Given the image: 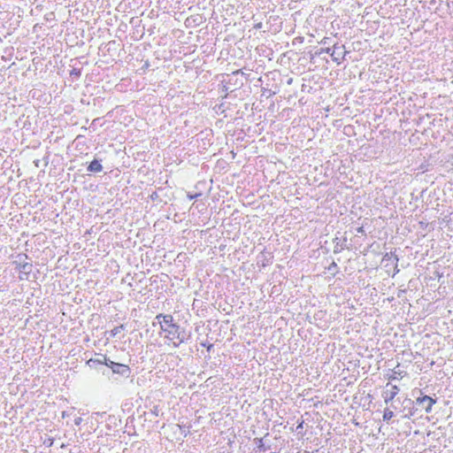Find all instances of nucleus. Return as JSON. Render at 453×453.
I'll list each match as a JSON object with an SVG mask.
<instances>
[{"label":"nucleus","mask_w":453,"mask_h":453,"mask_svg":"<svg viewBox=\"0 0 453 453\" xmlns=\"http://www.w3.org/2000/svg\"><path fill=\"white\" fill-rule=\"evenodd\" d=\"M155 319L159 324L160 334H164V339L168 345L178 348L180 344L187 343L191 340V331L186 330L175 323L173 315L159 313Z\"/></svg>","instance_id":"1"},{"label":"nucleus","mask_w":453,"mask_h":453,"mask_svg":"<svg viewBox=\"0 0 453 453\" xmlns=\"http://www.w3.org/2000/svg\"><path fill=\"white\" fill-rule=\"evenodd\" d=\"M27 259V256L26 254H19L17 256V259L12 262L15 265V269L18 270L20 273L19 279H27L28 275L32 272L33 265L31 263L26 262Z\"/></svg>","instance_id":"2"},{"label":"nucleus","mask_w":453,"mask_h":453,"mask_svg":"<svg viewBox=\"0 0 453 453\" xmlns=\"http://www.w3.org/2000/svg\"><path fill=\"white\" fill-rule=\"evenodd\" d=\"M419 395L416 399V404L421 406L426 413L432 411L433 405L436 403V399L432 398L429 395H423L419 390Z\"/></svg>","instance_id":"3"},{"label":"nucleus","mask_w":453,"mask_h":453,"mask_svg":"<svg viewBox=\"0 0 453 453\" xmlns=\"http://www.w3.org/2000/svg\"><path fill=\"white\" fill-rule=\"evenodd\" d=\"M347 51L345 50L344 45H339L338 43H334L332 48L331 57L333 61L337 64H341V62L344 59Z\"/></svg>","instance_id":"4"},{"label":"nucleus","mask_w":453,"mask_h":453,"mask_svg":"<svg viewBox=\"0 0 453 453\" xmlns=\"http://www.w3.org/2000/svg\"><path fill=\"white\" fill-rule=\"evenodd\" d=\"M399 391L400 389L396 385H391L390 383H388L386 385V389L382 392L384 402L386 403L392 402Z\"/></svg>","instance_id":"5"},{"label":"nucleus","mask_w":453,"mask_h":453,"mask_svg":"<svg viewBox=\"0 0 453 453\" xmlns=\"http://www.w3.org/2000/svg\"><path fill=\"white\" fill-rule=\"evenodd\" d=\"M273 261V255L272 252L264 250L257 256V265L265 267L271 265Z\"/></svg>","instance_id":"6"},{"label":"nucleus","mask_w":453,"mask_h":453,"mask_svg":"<svg viewBox=\"0 0 453 453\" xmlns=\"http://www.w3.org/2000/svg\"><path fill=\"white\" fill-rule=\"evenodd\" d=\"M112 372L115 374H119L124 378H128L131 374V369L128 365L116 363L112 367Z\"/></svg>","instance_id":"7"},{"label":"nucleus","mask_w":453,"mask_h":453,"mask_svg":"<svg viewBox=\"0 0 453 453\" xmlns=\"http://www.w3.org/2000/svg\"><path fill=\"white\" fill-rule=\"evenodd\" d=\"M96 358H90L86 362V365H88L90 368L96 369L98 365H103L104 363L106 361V355L104 354H96Z\"/></svg>","instance_id":"8"},{"label":"nucleus","mask_w":453,"mask_h":453,"mask_svg":"<svg viewBox=\"0 0 453 453\" xmlns=\"http://www.w3.org/2000/svg\"><path fill=\"white\" fill-rule=\"evenodd\" d=\"M102 160L101 159H97V158H95L94 160H92L88 167H87V171L89 172V173H100L103 171V165L101 164Z\"/></svg>","instance_id":"9"},{"label":"nucleus","mask_w":453,"mask_h":453,"mask_svg":"<svg viewBox=\"0 0 453 453\" xmlns=\"http://www.w3.org/2000/svg\"><path fill=\"white\" fill-rule=\"evenodd\" d=\"M346 242H347L346 237L343 238L342 240H341L338 237H335L334 239V253L337 254V253H340L342 250H343L346 248Z\"/></svg>","instance_id":"10"},{"label":"nucleus","mask_w":453,"mask_h":453,"mask_svg":"<svg viewBox=\"0 0 453 453\" xmlns=\"http://www.w3.org/2000/svg\"><path fill=\"white\" fill-rule=\"evenodd\" d=\"M254 441L255 443L257 444V448L259 451H265L267 449H270V447H266L265 444H264V441H263V439L262 438H255L254 439Z\"/></svg>","instance_id":"11"},{"label":"nucleus","mask_w":453,"mask_h":453,"mask_svg":"<svg viewBox=\"0 0 453 453\" xmlns=\"http://www.w3.org/2000/svg\"><path fill=\"white\" fill-rule=\"evenodd\" d=\"M83 140H84V136L81 134H79L75 138L74 142H75L76 149L81 150L85 146V142Z\"/></svg>","instance_id":"12"},{"label":"nucleus","mask_w":453,"mask_h":453,"mask_svg":"<svg viewBox=\"0 0 453 453\" xmlns=\"http://www.w3.org/2000/svg\"><path fill=\"white\" fill-rule=\"evenodd\" d=\"M123 330H125V326L124 325H120V326H115L113 329H111L109 332V335H110V337H115Z\"/></svg>","instance_id":"13"},{"label":"nucleus","mask_w":453,"mask_h":453,"mask_svg":"<svg viewBox=\"0 0 453 453\" xmlns=\"http://www.w3.org/2000/svg\"><path fill=\"white\" fill-rule=\"evenodd\" d=\"M81 75V68H76V67H73L71 71H70V76L74 79V80H78Z\"/></svg>","instance_id":"14"},{"label":"nucleus","mask_w":453,"mask_h":453,"mask_svg":"<svg viewBox=\"0 0 453 453\" xmlns=\"http://www.w3.org/2000/svg\"><path fill=\"white\" fill-rule=\"evenodd\" d=\"M394 417V412L389 410L388 408H386L383 412V420L386 422H389V420Z\"/></svg>","instance_id":"15"},{"label":"nucleus","mask_w":453,"mask_h":453,"mask_svg":"<svg viewBox=\"0 0 453 453\" xmlns=\"http://www.w3.org/2000/svg\"><path fill=\"white\" fill-rule=\"evenodd\" d=\"M395 256H396L395 254V251H390V252H387L384 256H383V258H382V261L385 262V261H390L392 260L393 263L395 262Z\"/></svg>","instance_id":"16"},{"label":"nucleus","mask_w":453,"mask_h":453,"mask_svg":"<svg viewBox=\"0 0 453 453\" xmlns=\"http://www.w3.org/2000/svg\"><path fill=\"white\" fill-rule=\"evenodd\" d=\"M327 271L330 272L334 276L338 272L337 264L334 261H333L327 267Z\"/></svg>","instance_id":"17"},{"label":"nucleus","mask_w":453,"mask_h":453,"mask_svg":"<svg viewBox=\"0 0 453 453\" xmlns=\"http://www.w3.org/2000/svg\"><path fill=\"white\" fill-rule=\"evenodd\" d=\"M332 48H321L318 51L315 52L316 56H320L323 53H327L331 55Z\"/></svg>","instance_id":"18"},{"label":"nucleus","mask_w":453,"mask_h":453,"mask_svg":"<svg viewBox=\"0 0 453 453\" xmlns=\"http://www.w3.org/2000/svg\"><path fill=\"white\" fill-rule=\"evenodd\" d=\"M303 423L304 421L302 419L300 421H298V424L296 427V431L300 434H303Z\"/></svg>","instance_id":"19"},{"label":"nucleus","mask_w":453,"mask_h":453,"mask_svg":"<svg viewBox=\"0 0 453 453\" xmlns=\"http://www.w3.org/2000/svg\"><path fill=\"white\" fill-rule=\"evenodd\" d=\"M116 362L111 361L110 358L106 357V361L104 363V365H106L112 371V367L115 365Z\"/></svg>","instance_id":"20"},{"label":"nucleus","mask_w":453,"mask_h":453,"mask_svg":"<svg viewBox=\"0 0 453 453\" xmlns=\"http://www.w3.org/2000/svg\"><path fill=\"white\" fill-rule=\"evenodd\" d=\"M418 411V409L416 407H411L410 410H409V413L406 414L404 416V418H410L411 417L414 416L416 414V411Z\"/></svg>","instance_id":"21"},{"label":"nucleus","mask_w":453,"mask_h":453,"mask_svg":"<svg viewBox=\"0 0 453 453\" xmlns=\"http://www.w3.org/2000/svg\"><path fill=\"white\" fill-rule=\"evenodd\" d=\"M262 91H263V95L266 96V97H270V96H273V95H275L274 91H272L271 89H267L265 88H262Z\"/></svg>","instance_id":"22"},{"label":"nucleus","mask_w":453,"mask_h":453,"mask_svg":"<svg viewBox=\"0 0 453 453\" xmlns=\"http://www.w3.org/2000/svg\"><path fill=\"white\" fill-rule=\"evenodd\" d=\"M398 261H399L398 257L395 256V262L393 263L394 265H395V267H394V275L399 273V269H398V266H397Z\"/></svg>","instance_id":"23"},{"label":"nucleus","mask_w":453,"mask_h":453,"mask_svg":"<svg viewBox=\"0 0 453 453\" xmlns=\"http://www.w3.org/2000/svg\"><path fill=\"white\" fill-rule=\"evenodd\" d=\"M150 412L154 416L157 417L159 415L160 410H159L158 406L154 405L153 408L150 409Z\"/></svg>","instance_id":"24"},{"label":"nucleus","mask_w":453,"mask_h":453,"mask_svg":"<svg viewBox=\"0 0 453 453\" xmlns=\"http://www.w3.org/2000/svg\"><path fill=\"white\" fill-rule=\"evenodd\" d=\"M53 444V439L52 438H48L44 441V445H46L47 447H51Z\"/></svg>","instance_id":"25"},{"label":"nucleus","mask_w":453,"mask_h":453,"mask_svg":"<svg viewBox=\"0 0 453 453\" xmlns=\"http://www.w3.org/2000/svg\"><path fill=\"white\" fill-rule=\"evenodd\" d=\"M329 40H330V39H329L328 37H324V38L321 40L320 43H321V44H323V45L329 44Z\"/></svg>","instance_id":"26"},{"label":"nucleus","mask_w":453,"mask_h":453,"mask_svg":"<svg viewBox=\"0 0 453 453\" xmlns=\"http://www.w3.org/2000/svg\"><path fill=\"white\" fill-rule=\"evenodd\" d=\"M81 422H82V418H81V417H77V418H75V419H74V424H75L76 426L81 425Z\"/></svg>","instance_id":"27"},{"label":"nucleus","mask_w":453,"mask_h":453,"mask_svg":"<svg viewBox=\"0 0 453 453\" xmlns=\"http://www.w3.org/2000/svg\"><path fill=\"white\" fill-rule=\"evenodd\" d=\"M357 232L361 234H365V231L364 229V226H359L357 228Z\"/></svg>","instance_id":"28"},{"label":"nucleus","mask_w":453,"mask_h":453,"mask_svg":"<svg viewBox=\"0 0 453 453\" xmlns=\"http://www.w3.org/2000/svg\"><path fill=\"white\" fill-rule=\"evenodd\" d=\"M202 345L207 348L208 351H210L213 348V344L206 345L205 343H202Z\"/></svg>","instance_id":"29"},{"label":"nucleus","mask_w":453,"mask_h":453,"mask_svg":"<svg viewBox=\"0 0 453 453\" xmlns=\"http://www.w3.org/2000/svg\"><path fill=\"white\" fill-rule=\"evenodd\" d=\"M202 345L207 348L208 351H210L213 348V344L206 345L205 343H202Z\"/></svg>","instance_id":"30"},{"label":"nucleus","mask_w":453,"mask_h":453,"mask_svg":"<svg viewBox=\"0 0 453 453\" xmlns=\"http://www.w3.org/2000/svg\"><path fill=\"white\" fill-rule=\"evenodd\" d=\"M150 197H151V199H152V200L156 199V198L157 197V192H153V193L151 194Z\"/></svg>","instance_id":"31"},{"label":"nucleus","mask_w":453,"mask_h":453,"mask_svg":"<svg viewBox=\"0 0 453 453\" xmlns=\"http://www.w3.org/2000/svg\"><path fill=\"white\" fill-rule=\"evenodd\" d=\"M199 196H200V194H196L195 196H189V198L193 199V198L197 197Z\"/></svg>","instance_id":"32"},{"label":"nucleus","mask_w":453,"mask_h":453,"mask_svg":"<svg viewBox=\"0 0 453 453\" xmlns=\"http://www.w3.org/2000/svg\"><path fill=\"white\" fill-rule=\"evenodd\" d=\"M104 413H100V412H96L95 415H96L97 417H100L102 416Z\"/></svg>","instance_id":"33"}]
</instances>
